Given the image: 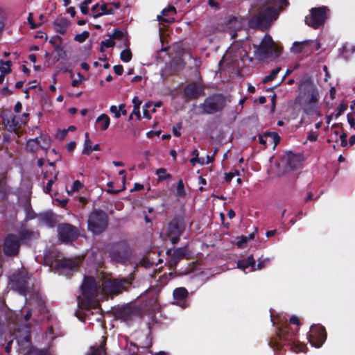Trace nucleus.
<instances>
[{
    "mask_svg": "<svg viewBox=\"0 0 355 355\" xmlns=\"http://www.w3.org/2000/svg\"><path fill=\"white\" fill-rule=\"evenodd\" d=\"M129 282L125 279H112L111 277H104L97 284L93 277H85L81 286L83 297L78 298V305L87 309H96L100 299L125 290Z\"/></svg>",
    "mask_w": 355,
    "mask_h": 355,
    "instance_id": "nucleus-1",
    "label": "nucleus"
},
{
    "mask_svg": "<svg viewBox=\"0 0 355 355\" xmlns=\"http://www.w3.org/2000/svg\"><path fill=\"white\" fill-rule=\"evenodd\" d=\"M300 93L296 102L300 104L308 115L321 116L318 107L319 94L316 86L309 80L302 82L299 86Z\"/></svg>",
    "mask_w": 355,
    "mask_h": 355,
    "instance_id": "nucleus-2",
    "label": "nucleus"
},
{
    "mask_svg": "<svg viewBox=\"0 0 355 355\" xmlns=\"http://www.w3.org/2000/svg\"><path fill=\"white\" fill-rule=\"evenodd\" d=\"M288 5L287 0H268L266 8L250 19V26L261 29L267 28L277 19L279 12Z\"/></svg>",
    "mask_w": 355,
    "mask_h": 355,
    "instance_id": "nucleus-3",
    "label": "nucleus"
},
{
    "mask_svg": "<svg viewBox=\"0 0 355 355\" xmlns=\"http://www.w3.org/2000/svg\"><path fill=\"white\" fill-rule=\"evenodd\" d=\"M254 55L259 60H263L269 55L277 57L281 51L277 44L275 43L269 35H266L259 45H254Z\"/></svg>",
    "mask_w": 355,
    "mask_h": 355,
    "instance_id": "nucleus-4",
    "label": "nucleus"
},
{
    "mask_svg": "<svg viewBox=\"0 0 355 355\" xmlns=\"http://www.w3.org/2000/svg\"><path fill=\"white\" fill-rule=\"evenodd\" d=\"M279 338L284 345H288L291 349L296 353L306 352V346L305 344L299 343L294 338V333L290 331L287 324L281 325L278 331Z\"/></svg>",
    "mask_w": 355,
    "mask_h": 355,
    "instance_id": "nucleus-5",
    "label": "nucleus"
},
{
    "mask_svg": "<svg viewBox=\"0 0 355 355\" xmlns=\"http://www.w3.org/2000/svg\"><path fill=\"white\" fill-rule=\"evenodd\" d=\"M107 226V217L103 211L95 210L89 216L88 229L92 233L98 234L103 232Z\"/></svg>",
    "mask_w": 355,
    "mask_h": 355,
    "instance_id": "nucleus-6",
    "label": "nucleus"
},
{
    "mask_svg": "<svg viewBox=\"0 0 355 355\" xmlns=\"http://www.w3.org/2000/svg\"><path fill=\"white\" fill-rule=\"evenodd\" d=\"M327 8L324 6L312 8L309 16L306 17V24L314 28L322 26L327 18Z\"/></svg>",
    "mask_w": 355,
    "mask_h": 355,
    "instance_id": "nucleus-7",
    "label": "nucleus"
},
{
    "mask_svg": "<svg viewBox=\"0 0 355 355\" xmlns=\"http://www.w3.org/2000/svg\"><path fill=\"white\" fill-rule=\"evenodd\" d=\"M225 106V98L221 95L207 98L201 105L202 112L206 114L216 112Z\"/></svg>",
    "mask_w": 355,
    "mask_h": 355,
    "instance_id": "nucleus-8",
    "label": "nucleus"
},
{
    "mask_svg": "<svg viewBox=\"0 0 355 355\" xmlns=\"http://www.w3.org/2000/svg\"><path fill=\"white\" fill-rule=\"evenodd\" d=\"M185 224L181 219L172 220L168 227L167 235L173 244L179 241V237L184 231Z\"/></svg>",
    "mask_w": 355,
    "mask_h": 355,
    "instance_id": "nucleus-9",
    "label": "nucleus"
},
{
    "mask_svg": "<svg viewBox=\"0 0 355 355\" xmlns=\"http://www.w3.org/2000/svg\"><path fill=\"white\" fill-rule=\"evenodd\" d=\"M308 339L313 347H320L326 340V332L324 327L315 325L311 326Z\"/></svg>",
    "mask_w": 355,
    "mask_h": 355,
    "instance_id": "nucleus-10",
    "label": "nucleus"
},
{
    "mask_svg": "<svg viewBox=\"0 0 355 355\" xmlns=\"http://www.w3.org/2000/svg\"><path fill=\"white\" fill-rule=\"evenodd\" d=\"M79 262L76 259H62L54 263V270L60 274L68 275L70 272L78 268Z\"/></svg>",
    "mask_w": 355,
    "mask_h": 355,
    "instance_id": "nucleus-11",
    "label": "nucleus"
},
{
    "mask_svg": "<svg viewBox=\"0 0 355 355\" xmlns=\"http://www.w3.org/2000/svg\"><path fill=\"white\" fill-rule=\"evenodd\" d=\"M303 161L302 155L292 152L287 153L282 159L279 164L286 167V172L301 167Z\"/></svg>",
    "mask_w": 355,
    "mask_h": 355,
    "instance_id": "nucleus-12",
    "label": "nucleus"
},
{
    "mask_svg": "<svg viewBox=\"0 0 355 355\" xmlns=\"http://www.w3.org/2000/svg\"><path fill=\"white\" fill-rule=\"evenodd\" d=\"M320 48L319 44L315 40H306L303 42H295L293 43L291 50L293 53L309 54Z\"/></svg>",
    "mask_w": 355,
    "mask_h": 355,
    "instance_id": "nucleus-13",
    "label": "nucleus"
},
{
    "mask_svg": "<svg viewBox=\"0 0 355 355\" xmlns=\"http://www.w3.org/2000/svg\"><path fill=\"white\" fill-rule=\"evenodd\" d=\"M118 8L119 6L116 3H98L92 6L91 15L94 18H97L102 15H111Z\"/></svg>",
    "mask_w": 355,
    "mask_h": 355,
    "instance_id": "nucleus-14",
    "label": "nucleus"
},
{
    "mask_svg": "<svg viewBox=\"0 0 355 355\" xmlns=\"http://www.w3.org/2000/svg\"><path fill=\"white\" fill-rule=\"evenodd\" d=\"M58 231L60 239L63 242L72 241L78 236L77 229L67 223L60 225L58 227Z\"/></svg>",
    "mask_w": 355,
    "mask_h": 355,
    "instance_id": "nucleus-15",
    "label": "nucleus"
},
{
    "mask_svg": "<svg viewBox=\"0 0 355 355\" xmlns=\"http://www.w3.org/2000/svg\"><path fill=\"white\" fill-rule=\"evenodd\" d=\"M19 248V240L16 236L10 234L6 238L3 245V251L6 254L15 255L18 252Z\"/></svg>",
    "mask_w": 355,
    "mask_h": 355,
    "instance_id": "nucleus-16",
    "label": "nucleus"
},
{
    "mask_svg": "<svg viewBox=\"0 0 355 355\" xmlns=\"http://www.w3.org/2000/svg\"><path fill=\"white\" fill-rule=\"evenodd\" d=\"M50 146V139L46 136L29 139L26 144V148L31 151H36L41 149H46Z\"/></svg>",
    "mask_w": 355,
    "mask_h": 355,
    "instance_id": "nucleus-17",
    "label": "nucleus"
},
{
    "mask_svg": "<svg viewBox=\"0 0 355 355\" xmlns=\"http://www.w3.org/2000/svg\"><path fill=\"white\" fill-rule=\"evenodd\" d=\"M27 279H28V277L22 274L14 275L11 279L14 290L25 295L28 288Z\"/></svg>",
    "mask_w": 355,
    "mask_h": 355,
    "instance_id": "nucleus-18",
    "label": "nucleus"
},
{
    "mask_svg": "<svg viewBox=\"0 0 355 355\" xmlns=\"http://www.w3.org/2000/svg\"><path fill=\"white\" fill-rule=\"evenodd\" d=\"M185 95L189 98H196L203 95V87L198 83H190L184 89Z\"/></svg>",
    "mask_w": 355,
    "mask_h": 355,
    "instance_id": "nucleus-19",
    "label": "nucleus"
},
{
    "mask_svg": "<svg viewBox=\"0 0 355 355\" xmlns=\"http://www.w3.org/2000/svg\"><path fill=\"white\" fill-rule=\"evenodd\" d=\"M176 13L175 8L173 6H168L167 8L162 11V14L157 15V19L159 24L167 23L171 24L175 20V14Z\"/></svg>",
    "mask_w": 355,
    "mask_h": 355,
    "instance_id": "nucleus-20",
    "label": "nucleus"
},
{
    "mask_svg": "<svg viewBox=\"0 0 355 355\" xmlns=\"http://www.w3.org/2000/svg\"><path fill=\"white\" fill-rule=\"evenodd\" d=\"M237 267L245 273L254 271L256 270L255 260L252 255L249 256L245 259L239 260L237 263Z\"/></svg>",
    "mask_w": 355,
    "mask_h": 355,
    "instance_id": "nucleus-21",
    "label": "nucleus"
},
{
    "mask_svg": "<svg viewBox=\"0 0 355 355\" xmlns=\"http://www.w3.org/2000/svg\"><path fill=\"white\" fill-rule=\"evenodd\" d=\"M187 295L188 291L183 287L175 288L173 291V297L176 301V304L182 308H184L187 306L184 300Z\"/></svg>",
    "mask_w": 355,
    "mask_h": 355,
    "instance_id": "nucleus-22",
    "label": "nucleus"
},
{
    "mask_svg": "<svg viewBox=\"0 0 355 355\" xmlns=\"http://www.w3.org/2000/svg\"><path fill=\"white\" fill-rule=\"evenodd\" d=\"M15 338L17 340L19 345L28 347L30 345V334L29 331L25 329L23 333L21 331H18L15 334Z\"/></svg>",
    "mask_w": 355,
    "mask_h": 355,
    "instance_id": "nucleus-23",
    "label": "nucleus"
},
{
    "mask_svg": "<svg viewBox=\"0 0 355 355\" xmlns=\"http://www.w3.org/2000/svg\"><path fill=\"white\" fill-rule=\"evenodd\" d=\"M3 123L8 128L9 130H16L20 128L21 124L24 123V121H19L18 118L12 114H10L8 117H3Z\"/></svg>",
    "mask_w": 355,
    "mask_h": 355,
    "instance_id": "nucleus-24",
    "label": "nucleus"
},
{
    "mask_svg": "<svg viewBox=\"0 0 355 355\" xmlns=\"http://www.w3.org/2000/svg\"><path fill=\"white\" fill-rule=\"evenodd\" d=\"M55 31L60 34H64L69 26V22L66 19H58L53 23Z\"/></svg>",
    "mask_w": 355,
    "mask_h": 355,
    "instance_id": "nucleus-25",
    "label": "nucleus"
},
{
    "mask_svg": "<svg viewBox=\"0 0 355 355\" xmlns=\"http://www.w3.org/2000/svg\"><path fill=\"white\" fill-rule=\"evenodd\" d=\"M96 123L100 130H106L110 124V119L107 114H101L96 118Z\"/></svg>",
    "mask_w": 355,
    "mask_h": 355,
    "instance_id": "nucleus-26",
    "label": "nucleus"
},
{
    "mask_svg": "<svg viewBox=\"0 0 355 355\" xmlns=\"http://www.w3.org/2000/svg\"><path fill=\"white\" fill-rule=\"evenodd\" d=\"M105 343V338L102 336V340L99 346H92L87 355H106L103 345Z\"/></svg>",
    "mask_w": 355,
    "mask_h": 355,
    "instance_id": "nucleus-27",
    "label": "nucleus"
},
{
    "mask_svg": "<svg viewBox=\"0 0 355 355\" xmlns=\"http://www.w3.org/2000/svg\"><path fill=\"white\" fill-rule=\"evenodd\" d=\"M243 20L242 19H238L237 17H231L228 21V26L230 28H232L234 31L239 30L243 25Z\"/></svg>",
    "mask_w": 355,
    "mask_h": 355,
    "instance_id": "nucleus-28",
    "label": "nucleus"
},
{
    "mask_svg": "<svg viewBox=\"0 0 355 355\" xmlns=\"http://www.w3.org/2000/svg\"><path fill=\"white\" fill-rule=\"evenodd\" d=\"M266 139L268 145H273V147L277 145L280 141V137L275 132H267Z\"/></svg>",
    "mask_w": 355,
    "mask_h": 355,
    "instance_id": "nucleus-29",
    "label": "nucleus"
},
{
    "mask_svg": "<svg viewBox=\"0 0 355 355\" xmlns=\"http://www.w3.org/2000/svg\"><path fill=\"white\" fill-rule=\"evenodd\" d=\"M54 62H58L60 59H64L66 57V51L63 47L60 46H55V51L53 53Z\"/></svg>",
    "mask_w": 355,
    "mask_h": 355,
    "instance_id": "nucleus-30",
    "label": "nucleus"
},
{
    "mask_svg": "<svg viewBox=\"0 0 355 355\" xmlns=\"http://www.w3.org/2000/svg\"><path fill=\"white\" fill-rule=\"evenodd\" d=\"M12 62L10 60H0V72L2 74H9L11 72Z\"/></svg>",
    "mask_w": 355,
    "mask_h": 355,
    "instance_id": "nucleus-31",
    "label": "nucleus"
},
{
    "mask_svg": "<svg viewBox=\"0 0 355 355\" xmlns=\"http://www.w3.org/2000/svg\"><path fill=\"white\" fill-rule=\"evenodd\" d=\"M187 254V249L186 248H180L174 250L173 258L176 261L177 260L186 257Z\"/></svg>",
    "mask_w": 355,
    "mask_h": 355,
    "instance_id": "nucleus-32",
    "label": "nucleus"
},
{
    "mask_svg": "<svg viewBox=\"0 0 355 355\" xmlns=\"http://www.w3.org/2000/svg\"><path fill=\"white\" fill-rule=\"evenodd\" d=\"M92 152V147L91 146V141L89 138V134L85 133V139L84 142V148L83 150V154L89 155Z\"/></svg>",
    "mask_w": 355,
    "mask_h": 355,
    "instance_id": "nucleus-33",
    "label": "nucleus"
},
{
    "mask_svg": "<svg viewBox=\"0 0 355 355\" xmlns=\"http://www.w3.org/2000/svg\"><path fill=\"white\" fill-rule=\"evenodd\" d=\"M121 60L124 62H128L132 59V53L130 49H126L121 51L120 55Z\"/></svg>",
    "mask_w": 355,
    "mask_h": 355,
    "instance_id": "nucleus-34",
    "label": "nucleus"
},
{
    "mask_svg": "<svg viewBox=\"0 0 355 355\" xmlns=\"http://www.w3.org/2000/svg\"><path fill=\"white\" fill-rule=\"evenodd\" d=\"M57 180V174H55L51 178L47 180L46 185L44 187V191L49 193L52 189V184Z\"/></svg>",
    "mask_w": 355,
    "mask_h": 355,
    "instance_id": "nucleus-35",
    "label": "nucleus"
},
{
    "mask_svg": "<svg viewBox=\"0 0 355 355\" xmlns=\"http://www.w3.org/2000/svg\"><path fill=\"white\" fill-rule=\"evenodd\" d=\"M280 69H281L279 67L273 69L270 75L264 77V78L262 80L263 83H267L268 82L274 80L277 73L279 72Z\"/></svg>",
    "mask_w": 355,
    "mask_h": 355,
    "instance_id": "nucleus-36",
    "label": "nucleus"
},
{
    "mask_svg": "<svg viewBox=\"0 0 355 355\" xmlns=\"http://www.w3.org/2000/svg\"><path fill=\"white\" fill-rule=\"evenodd\" d=\"M89 34L87 31H83V33L76 35L74 40L80 43L84 42L89 37Z\"/></svg>",
    "mask_w": 355,
    "mask_h": 355,
    "instance_id": "nucleus-37",
    "label": "nucleus"
},
{
    "mask_svg": "<svg viewBox=\"0 0 355 355\" xmlns=\"http://www.w3.org/2000/svg\"><path fill=\"white\" fill-rule=\"evenodd\" d=\"M114 40L110 37V38L108 39H106L103 41L101 42V51H104V48H110V47H112L114 45Z\"/></svg>",
    "mask_w": 355,
    "mask_h": 355,
    "instance_id": "nucleus-38",
    "label": "nucleus"
},
{
    "mask_svg": "<svg viewBox=\"0 0 355 355\" xmlns=\"http://www.w3.org/2000/svg\"><path fill=\"white\" fill-rule=\"evenodd\" d=\"M153 107V103L152 102H148V103H146L144 106H143V115H144V117L146 118V119H150L151 118V115L150 114V112H149V108L152 107Z\"/></svg>",
    "mask_w": 355,
    "mask_h": 355,
    "instance_id": "nucleus-39",
    "label": "nucleus"
},
{
    "mask_svg": "<svg viewBox=\"0 0 355 355\" xmlns=\"http://www.w3.org/2000/svg\"><path fill=\"white\" fill-rule=\"evenodd\" d=\"M271 259L270 258L266 257L264 259H259L258 260V263L256 266V270H261L263 268L265 267L267 264H268L270 262Z\"/></svg>",
    "mask_w": 355,
    "mask_h": 355,
    "instance_id": "nucleus-40",
    "label": "nucleus"
},
{
    "mask_svg": "<svg viewBox=\"0 0 355 355\" xmlns=\"http://www.w3.org/2000/svg\"><path fill=\"white\" fill-rule=\"evenodd\" d=\"M83 187V184L79 180H76L73 182L71 189L69 191L68 190L67 192L69 193L71 192L77 191L79 189H80Z\"/></svg>",
    "mask_w": 355,
    "mask_h": 355,
    "instance_id": "nucleus-41",
    "label": "nucleus"
},
{
    "mask_svg": "<svg viewBox=\"0 0 355 355\" xmlns=\"http://www.w3.org/2000/svg\"><path fill=\"white\" fill-rule=\"evenodd\" d=\"M248 241V238L245 236H242L238 239V241H236V245L239 248H243Z\"/></svg>",
    "mask_w": 355,
    "mask_h": 355,
    "instance_id": "nucleus-42",
    "label": "nucleus"
},
{
    "mask_svg": "<svg viewBox=\"0 0 355 355\" xmlns=\"http://www.w3.org/2000/svg\"><path fill=\"white\" fill-rule=\"evenodd\" d=\"M25 355H46V352L43 350L31 348Z\"/></svg>",
    "mask_w": 355,
    "mask_h": 355,
    "instance_id": "nucleus-43",
    "label": "nucleus"
},
{
    "mask_svg": "<svg viewBox=\"0 0 355 355\" xmlns=\"http://www.w3.org/2000/svg\"><path fill=\"white\" fill-rule=\"evenodd\" d=\"M110 111L116 119L119 118L121 115L119 109L116 105H112L110 108Z\"/></svg>",
    "mask_w": 355,
    "mask_h": 355,
    "instance_id": "nucleus-44",
    "label": "nucleus"
},
{
    "mask_svg": "<svg viewBox=\"0 0 355 355\" xmlns=\"http://www.w3.org/2000/svg\"><path fill=\"white\" fill-rule=\"evenodd\" d=\"M193 157L190 159V162L195 166L196 164V162H198V156L199 152L197 149H195L192 153Z\"/></svg>",
    "mask_w": 355,
    "mask_h": 355,
    "instance_id": "nucleus-45",
    "label": "nucleus"
},
{
    "mask_svg": "<svg viewBox=\"0 0 355 355\" xmlns=\"http://www.w3.org/2000/svg\"><path fill=\"white\" fill-rule=\"evenodd\" d=\"M177 193L180 196L184 195V184L182 180H180L177 185Z\"/></svg>",
    "mask_w": 355,
    "mask_h": 355,
    "instance_id": "nucleus-46",
    "label": "nucleus"
},
{
    "mask_svg": "<svg viewBox=\"0 0 355 355\" xmlns=\"http://www.w3.org/2000/svg\"><path fill=\"white\" fill-rule=\"evenodd\" d=\"M157 175L160 179H166L168 177H169V175L166 174V170L164 168H159L157 171Z\"/></svg>",
    "mask_w": 355,
    "mask_h": 355,
    "instance_id": "nucleus-47",
    "label": "nucleus"
},
{
    "mask_svg": "<svg viewBox=\"0 0 355 355\" xmlns=\"http://www.w3.org/2000/svg\"><path fill=\"white\" fill-rule=\"evenodd\" d=\"M347 118L350 127L355 129V121L353 115L352 114H347Z\"/></svg>",
    "mask_w": 355,
    "mask_h": 355,
    "instance_id": "nucleus-48",
    "label": "nucleus"
},
{
    "mask_svg": "<svg viewBox=\"0 0 355 355\" xmlns=\"http://www.w3.org/2000/svg\"><path fill=\"white\" fill-rule=\"evenodd\" d=\"M123 36V33L118 30V29H115L111 36V37L113 39V40H115V39H119L121 38V37Z\"/></svg>",
    "mask_w": 355,
    "mask_h": 355,
    "instance_id": "nucleus-49",
    "label": "nucleus"
},
{
    "mask_svg": "<svg viewBox=\"0 0 355 355\" xmlns=\"http://www.w3.org/2000/svg\"><path fill=\"white\" fill-rule=\"evenodd\" d=\"M78 76L79 78L77 80H73L71 83V85L73 87H77L82 83L83 76L80 73H78Z\"/></svg>",
    "mask_w": 355,
    "mask_h": 355,
    "instance_id": "nucleus-50",
    "label": "nucleus"
},
{
    "mask_svg": "<svg viewBox=\"0 0 355 355\" xmlns=\"http://www.w3.org/2000/svg\"><path fill=\"white\" fill-rule=\"evenodd\" d=\"M114 71L116 75H121L123 71V68L122 65H115L114 67Z\"/></svg>",
    "mask_w": 355,
    "mask_h": 355,
    "instance_id": "nucleus-51",
    "label": "nucleus"
},
{
    "mask_svg": "<svg viewBox=\"0 0 355 355\" xmlns=\"http://www.w3.org/2000/svg\"><path fill=\"white\" fill-rule=\"evenodd\" d=\"M235 175H239V172L236 171L235 173L231 172V173H225V180L227 182H230L233 179V178L234 177Z\"/></svg>",
    "mask_w": 355,
    "mask_h": 355,
    "instance_id": "nucleus-52",
    "label": "nucleus"
},
{
    "mask_svg": "<svg viewBox=\"0 0 355 355\" xmlns=\"http://www.w3.org/2000/svg\"><path fill=\"white\" fill-rule=\"evenodd\" d=\"M28 21L30 26L32 29H35L37 27V25L34 24L33 21L32 13H29L28 17Z\"/></svg>",
    "mask_w": 355,
    "mask_h": 355,
    "instance_id": "nucleus-53",
    "label": "nucleus"
},
{
    "mask_svg": "<svg viewBox=\"0 0 355 355\" xmlns=\"http://www.w3.org/2000/svg\"><path fill=\"white\" fill-rule=\"evenodd\" d=\"M80 8V10L83 14H84V15L88 14V12H89L88 4H85V3L83 2L81 3Z\"/></svg>",
    "mask_w": 355,
    "mask_h": 355,
    "instance_id": "nucleus-54",
    "label": "nucleus"
},
{
    "mask_svg": "<svg viewBox=\"0 0 355 355\" xmlns=\"http://www.w3.org/2000/svg\"><path fill=\"white\" fill-rule=\"evenodd\" d=\"M31 234L32 233L29 232L28 231H24L21 233V237L22 239H29L32 236H34V235Z\"/></svg>",
    "mask_w": 355,
    "mask_h": 355,
    "instance_id": "nucleus-55",
    "label": "nucleus"
},
{
    "mask_svg": "<svg viewBox=\"0 0 355 355\" xmlns=\"http://www.w3.org/2000/svg\"><path fill=\"white\" fill-rule=\"evenodd\" d=\"M340 144L342 146H345L347 145V135L346 134H342L340 136Z\"/></svg>",
    "mask_w": 355,
    "mask_h": 355,
    "instance_id": "nucleus-56",
    "label": "nucleus"
},
{
    "mask_svg": "<svg viewBox=\"0 0 355 355\" xmlns=\"http://www.w3.org/2000/svg\"><path fill=\"white\" fill-rule=\"evenodd\" d=\"M259 143L263 145H268V141L266 139V133H264L263 135L259 137Z\"/></svg>",
    "mask_w": 355,
    "mask_h": 355,
    "instance_id": "nucleus-57",
    "label": "nucleus"
},
{
    "mask_svg": "<svg viewBox=\"0 0 355 355\" xmlns=\"http://www.w3.org/2000/svg\"><path fill=\"white\" fill-rule=\"evenodd\" d=\"M345 107L342 105H340L338 107V112L335 114V119H337L339 117V116L344 112L345 110Z\"/></svg>",
    "mask_w": 355,
    "mask_h": 355,
    "instance_id": "nucleus-58",
    "label": "nucleus"
},
{
    "mask_svg": "<svg viewBox=\"0 0 355 355\" xmlns=\"http://www.w3.org/2000/svg\"><path fill=\"white\" fill-rule=\"evenodd\" d=\"M290 322L293 324H297V325L300 324V320H299L298 318L295 315H293L291 317Z\"/></svg>",
    "mask_w": 355,
    "mask_h": 355,
    "instance_id": "nucleus-59",
    "label": "nucleus"
},
{
    "mask_svg": "<svg viewBox=\"0 0 355 355\" xmlns=\"http://www.w3.org/2000/svg\"><path fill=\"white\" fill-rule=\"evenodd\" d=\"M22 109V105L20 102H17L15 105V107H14V110L15 112L17 113H19L21 112Z\"/></svg>",
    "mask_w": 355,
    "mask_h": 355,
    "instance_id": "nucleus-60",
    "label": "nucleus"
},
{
    "mask_svg": "<svg viewBox=\"0 0 355 355\" xmlns=\"http://www.w3.org/2000/svg\"><path fill=\"white\" fill-rule=\"evenodd\" d=\"M76 142L75 141H71L67 144V150L69 151H73L76 148Z\"/></svg>",
    "mask_w": 355,
    "mask_h": 355,
    "instance_id": "nucleus-61",
    "label": "nucleus"
},
{
    "mask_svg": "<svg viewBox=\"0 0 355 355\" xmlns=\"http://www.w3.org/2000/svg\"><path fill=\"white\" fill-rule=\"evenodd\" d=\"M132 103L134 104V106H139L140 107V105L141 104V101L139 100V98L137 96H135L132 98Z\"/></svg>",
    "mask_w": 355,
    "mask_h": 355,
    "instance_id": "nucleus-62",
    "label": "nucleus"
},
{
    "mask_svg": "<svg viewBox=\"0 0 355 355\" xmlns=\"http://www.w3.org/2000/svg\"><path fill=\"white\" fill-rule=\"evenodd\" d=\"M125 105L123 103L120 104L119 105L118 108L120 110L121 114H123V115H125L126 114V110H125Z\"/></svg>",
    "mask_w": 355,
    "mask_h": 355,
    "instance_id": "nucleus-63",
    "label": "nucleus"
},
{
    "mask_svg": "<svg viewBox=\"0 0 355 355\" xmlns=\"http://www.w3.org/2000/svg\"><path fill=\"white\" fill-rule=\"evenodd\" d=\"M308 139L311 141H315L318 139V135L313 133H309L308 135Z\"/></svg>",
    "mask_w": 355,
    "mask_h": 355,
    "instance_id": "nucleus-64",
    "label": "nucleus"
}]
</instances>
